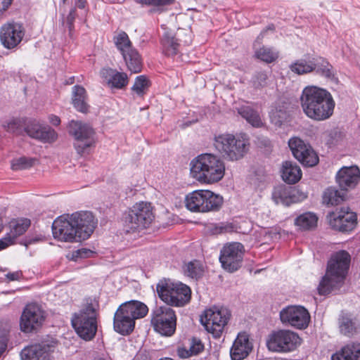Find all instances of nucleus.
<instances>
[{
  "instance_id": "obj_1",
  "label": "nucleus",
  "mask_w": 360,
  "mask_h": 360,
  "mask_svg": "<svg viewBox=\"0 0 360 360\" xmlns=\"http://www.w3.org/2000/svg\"><path fill=\"white\" fill-rule=\"evenodd\" d=\"M300 108L307 117L314 121H324L334 112L335 102L326 89L315 85L306 86L299 96Z\"/></svg>"
},
{
  "instance_id": "obj_2",
  "label": "nucleus",
  "mask_w": 360,
  "mask_h": 360,
  "mask_svg": "<svg viewBox=\"0 0 360 360\" xmlns=\"http://www.w3.org/2000/svg\"><path fill=\"white\" fill-rule=\"evenodd\" d=\"M191 176L200 184H214L220 181L226 172L224 161L214 153H202L190 162Z\"/></svg>"
},
{
  "instance_id": "obj_3",
  "label": "nucleus",
  "mask_w": 360,
  "mask_h": 360,
  "mask_svg": "<svg viewBox=\"0 0 360 360\" xmlns=\"http://www.w3.org/2000/svg\"><path fill=\"white\" fill-rule=\"evenodd\" d=\"M350 263V255L345 250H340L332 255L328 262L325 276L322 278L318 292L327 295L338 288L343 283Z\"/></svg>"
},
{
  "instance_id": "obj_4",
  "label": "nucleus",
  "mask_w": 360,
  "mask_h": 360,
  "mask_svg": "<svg viewBox=\"0 0 360 360\" xmlns=\"http://www.w3.org/2000/svg\"><path fill=\"white\" fill-rule=\"evenodd\" d=\"M148 307L137 300L125 302L120 305L113 317V328L122 335L130 334L134 329L135 321L145 317Z\"/></svg>"
},
{
  "instance_id": "obj_5",
  "label": "nucleus",
  "mask_w": 360,
  "mask_h": 360,
  "mask_svg": "<svg viewBox=\"0 0 360 360\" xmlns=\"http://www.w3.org/2000/svg\"><path fill=\"white\" fill-rule=\"evenodd\" d=\"M4 128L8 132L20 135L23 131L31 138L42 143H52L58 139L57 132L48 125H44L37 120H30L22 129V121L20 119H11L6 122Z\"/></svg>"
},
{
  "instance_id": "obj_6",
  "label": "nucleus",
  "mask_w": 360,
  "mask_h": 360,
  "mask_svg": "<svg viewBox=\"0 0 360 360\" xmlns=\"http://www.w3.org/2000/svg\"><path fill=\"white\" fill-rule=\"evenodd\" d=\"M214 146L225 160L234 162L247 153L249 141L243 136L225 133L214 137Z\"/></svg>"
},
{
  "instance_id": "obj_7",
  "label": "nucleus",
  "mask_w": 360,
  "mask_h": 360,
  "mask_svg": "<svg viewBox=\"0 0 360 360\" xmlns=\"http://www.w3.org/2000/svg\"><path fill=\"white\" fill-rule=\"evenodd\" d=\"M223 201L221 195L210 190H195L185 198L186 207L188 210L201 213L218 211Z\"/></svg>"
},
{
  "instance_id": "obj_8",
  "label": "nucleus",
  "mask_w": 360,
  "mask_h": 360,
  "mask_svg": "<svg viewBox=\"0 0 360 360\" xmlns=\"http://www.w3.org/2000/svg\"><path fill=\"white\" fill-rule=\"evenodd\" d=\"M155 218L150 203L139 202L134 204L124 218L127 232H139L150 226Z\"/></svg>"
},
{
  "instance_id": "obj_9",
  "label": "nucleus",
  "mask_w": 360,
  "mask_h": 360,
  "mask_svg": "<svg viewBox=\"0 0 360 360\" xmlns=\"http://www.w3.org/2000/svg\"><path fill=\"white\" fill-rule=\"evenodd\" d=\"M97 309L89 304L72 318V325L77 335L84 340H92L97 332Z\"/></svg>"
},
{
  "instance_id": "obj_10",
  "label": "nucleus",
  "mask_w": 360,
  "mask_h": 360,
  "mask_svg": "<svg viewBox=\"0 0 360 360\" xmlns=\"http://www.w3.org/2000/svg\"><path fill=\"white\" fill-rule=\"evenodd\" d=\"M157 292L164 302L175 307H181L187 304L191 295L188 285L170 281H160L157 285Z\"/></svg>"
},
{
  "instance_id": "obj_11",
  "label": "nucleus",
  "mask_w": 360,
  "mask_h": 360,
  "mask_svg": "<svg viewBox=\"0 0 360 360\" xmlns=\"http://www.w3.org/2000/svg\"><path fill=\"white\" fill-rule=\"evenodd\" d=\"M302 340L295 332L290 330H278L272 332L266 340V347L269 351L287 353L295 351Z\"/></svg>"
},
{
  "instance_id": "obj_12",
  "label": "nucleus",
  "mask_w": 360,
  "mask_h": 360,
  "mask_svg": "<svg viewBox=\"0 0 360 360\" xmlns=\"http://www.w3.org/2000/svg\"><path fill=\"white\" fill-rule=\"evenodd\" d=\"M69 133L74 137V147L80 155L95 143V131L87 123L72 120L69 123Z\"/></svg>"
},
{
  "instance_id": "obj_13",
  "label": "nucleus",
  "mask_w": 360,
  "mask_h": 360,
  "mask_svg": "<svg viewBox=\"0 0 360 360\" xmlns=\"http://www.w3.org/2000/svg\"><path fill=\"white\" fill-rule=\"evenodd\" d=\"M151 325L154 330L162 335H172L176 326L174 311L168 306L157 307L151 313Z\"/></svg>"
},
{
  "instance_id": "obj_14",
  "label": "nucleus",
  "mask_w": 360,
  "mask_h": 360,
  "mask_svg": "<svg viewBox=\"0 0 360 360\" xmlns=\"http://www.w3.org/2000/svg\"><path fill=\"white\" fill-rule=\"evenodd\" d=\"M230 317L229 310L224 307H212L205 310L200 321L208 333L219 337Z\"/></svg>"
},
{
  "instance_id": "obj_15",
  "label": "nucleus",
  "mask_w": 360,
  "mask_h": 360,
  "mask_svg": "<svg viewBox=\"0 0 360 360\" xmlns=\"http://www.w3.org/2000/svg\"><path fill=\"white\" fill-rule=\"evenodd\" d=\"M244 252V246L240 243L233 242L224 245L219 256L222 268L231 273L237 271L242 265Z\"/></svg>"
},
{
  "instance_id": "obj_16",
  "label": "nucleus",
  "mask_w": 360,
  "mask_h": 360,
  "mask_svg": "<svg viewBox=\"0 0 360 360\" xmlns=\"http://www.w3.org/2000/svg\"><path fill=\"white\" fill-rule=\"evenodd\" d=\"M46 314L37 303L27 304L20 316V328L24 333H32L39 329L45 321Z\"/></svg>"
},
{
  "instance_id": "obj_17",
  "label": "nucleus",
  "mask_w": 360,
  "mask_h": 360,
  "mask_svg": "<svg viewBox=\"0 0 360 360\" xmlns=\"http://www.w3.org/2000/svg\"><path fill=\"white\" fill-rule=\"evenodd\" d=\"M280 319L283 323L302 330L308 327L311 316L305 307L301 305H290L280 311Z\"/></svg>"
},
{
  "instance_id": "obj_18",
  "label": "nucleus",
  "mask_w": 360,
  "mask_h": 360,
  "mask_svg": "<svg viewBox=\"0 0 360 360\" xmlns=\"http://www.w3.org/2000/svg\"><path fill=\"white\" fill-rule=\"evenodd\" d=\"M73 222L72 214H63L58 217L52 224L54 238L69 243L80 241Z\"/></svg>"
},
{
  "instance_id": "obj_19",
  "label": "nucleus",
  "mask_w": 360,
  "mask_h": 360,
  "mask_svg": "<svg viewBox=\"0 0 360 360\" xmlns=\"http://www.w3.org/2000/svg\"><path fill=\"white\" fill-rule=\"evenodd\" d=\"M289 148L293 156L304 166L314 167L319 162V157L311 146L298 137L288 141Z\"/></svg>"
},
{
  "instance_id": "obj_20",
  "label": "nucleus",
  "mask_w": 360,
  "mask_h": 360,
  "mask_svg": "<svg viewBox=\"0 0 360 360\" xmlns=\"http://www.w3.org/2000/svg\"><path fill=\"white\" fill-rule=\"evenodd\" d=\"M330 226L335 230L347 232L353 230L357 223L355 212L349 207H341L339 210L332 212L327 216Z\"/></svg>"
},
{
  "instance_id": "obj_21",
  "label": "nucleus",
  "mask_w": 360,
  "mask_h": 360,
  "mask_svg": "<svg viewBox=\"0 0 360 360\" xmlns=\"http://www.w3.org/2000/svg\"><path fill=\"white\" fill-rule=\"evenodd\" d=\"M25 35L23 26L18 22H8L0 30V40L3 46L8 49L16 47Z\"/></svg>"
},
{
  "instance_id": "obj_22",
  "label": "nucleus",
  "mask_w": 360,
  "mask_h": 360,
  "mask_svg": "<svg viewBox=\"0 0 360 360\" xmlns=\"http://www.w3.org/2000/svg\"><path fill=\"white\" fill-rule=\"evenodd\" d=\"M73 224L77 232L79 240H84L93 233L96 221L90 212H76L72 214Z\"/></svg>"
},
{
  "instance_id": "obj_23",
  "label": "nucleus",
  "mask_w": 360,
  "mask_h": 360,
  "mask_svg": "<svg viewBox=\"0 0 360 360\" xmlns=\"http://www.w3.org/2000/svg\"><path fill=\"white\" fill-rule=\"evenodd\" d=\"M30 226V220L26 218L13 219L9 222V231L0 239V250L13 245L15 239L22 235Z\"/></svg>"
},
{
  "instance_id": "obj_24",
  "label": "nucleus",
  "mask_w": 360,
  "mask_h": 360,
  "mask_svg": "<svg viewBox=\"0 0 360 360\" xmlns=\"http://www.w3.org/2000/svg\"><path fill=\"white\" fill-rule=\"evenodd\" d=\"M360 179V170L356 166L343 167L336 174V182L342 190L354 188Z\"/></svg>"
},
{
  "instance_id": "obj_25",
  "label": "nucleus",
  "mask_w": 360,
  "mask_h": 360,
  "mask_svg": "<svg viewBox=\"0 0 360 360\" xmlns=\"http://www.w3.org/2000/svg\"><path fill=\"white\" fill-rule=\"evenodd\" d=\"M53 348V345L46 342L30 345L22 350V360H51Z\"/></svg>"
},
{
  "instance_id": "obj_26",
  "label": "nucleus",
  "mask_w": 360,
  "mask_h": 360,
  "mask_svg": "<svg viewBox=\"0 0 360 360\" xmlns=\"http://www.w3.org/2000/svg\"><path fill=\"white\" fill-rule=\"evenodd\" d=\"M252 349V345L250 342L249 335L245 332L240 333L231 348V357L233 360H243L248 356Z\"/></svg>"
},
{
  "instance_id": "obj_27",
  "label": "nucleus",
  "mask_w": 360,
  "mask_h": 360,
  "mask_svg": "<svg viewBox=\"0 0 360 360\" xmlns=\"http://www.w3.org/2000/svg\"><path fill=\"white\" fill-rule=\"evenodd\" d=\"M101 76L110 89H122L129 83L127 75L115 69L103 68L101 71Z\"/></svg>"
},
{
  "instance_id": "obj_28",
  "label": "nucleus",
  "mask_w": 360,
  "mask_h": 360,
  "mask_svg": "<svg viewBox=\"0 0 360 360\" xmlns=\"http://www.w3.org/2000/svg\"><path fill=\"white\" fill-rule=\"evenodd\" d=\"M181 39L176 37L172 31H166L161 39V47L164 54L168 56L176 55L180 46Z\"/></svg>"
},
{
  "instance_id": "obj_29",
  "label": "nucleus",
  "mask_w": 360,
  "mask_h": 360,
  "mask_svg": "<svg viewBox=\"0 0 360 360\" xmlns=\"http://www.w3.org/2000/svg\"><path fill=\"white\" fill-rule=\"evenodd\" d=\"M302 175V170L296 163L290 161L283 163L281 176L285 182L289 184H295L300 180Z\"/></svg>"
},
{
  "instance_id": "obj_30",
  "label": "nucleus",
  "mask_w": 360,
  "mask_h": 360,
  "mask_svg": "<svg viewBox=\"0 0 360 360\" xmlns=\"http://www.w3.org/2000/svg\"><path fill=\"white\" fill-rule=\"evenodd\" d=\"M86 98V90L83 86L79 85L73 86L72 96V104L77 110L83 113H86L89 110Z\"/></svg>"
},
{
  "instance_id": "obj_31",
  "label": "nucleus",
  "mask_w": 360,
  "mask_h": 360,
  "mask_svg": "<svg viewBox=\"0 0 360 360\" xmlns=\"http://www.w3.org/2000/svg\"><path fill=\"white\" fill-rule=\"evenodd\" d=\"M314 58L311 59H298L292 63L289 68L290 71L296 75H302L311 73L315 70Z\"/></svg>"
},
{
  "instance_id": "obj_32",
  "label": "nucleus",
  "mask_w": 360,
  "mask_h": 360,
  "mask_svg": "<svg viewBox=\"0 0 360 360\" xmlns=\"http://www.w3.org/2000/svg\"><path fill=\"white\" fill-rule=\"evenodd\" d=\"M128 69L133 73L139 72L142 68L141 58L138 51L133 49L122 54Z\"/></svg>"
},
{
  "instance_id": "obj_33",
  "label": "nucleus",
  "mask_w": 360,
  "mask_h": 360,
  "mask_svg": "<svg viewBox=\"0 0 360 360\" xmlns=\"http://www.w3.org/2000/svg\"><path fill=\"white\" fill-rule=\"evenodd\" d=\"M237 112L252 126L259 127L262 125V122L259 115L251 107L248 105H243L237 108Z\"/></svg>"
},
{
  "instance_id": "obj_34",
  "label": "nucleus",
  "mask_w": 360,
  "mask_h": 360,
  "mask_svg": "<svg viewBox=\"0 0 360 360\" xmlns=\"http://www.w3.org/2000/svg\"><path fill=\"white\" fill-rule=\"evenodd\" d=\"M345 195L335 188L330 187L323 193V202L327 205H337L345 200Z\"/></svg>"
},
{
  "instance_id": "obj_35",
  "label": "nucleus",
  "mask_w": 360,
  "mask_h": 360,
  "mask_svg": "<svg viewBox=\"0 0 360 360\" xmlns=\"http://www.w3.org/2000/svg\"><path fill=\"white\" fill-rule=\"evenodd\" d=\"M339 328L342 334L352 336L357 331L358 323L356 319L342 315L339 319Z\"/></svg>"
},
{
  "instance_id": "obj_36",
  "label": "nucleus",
  "mask_w": 360,
  "mask_h": 360,
  "mask_svg": "<svg viewBox=\"0 0 360 360\" xmlns=\"http://www.w3.org/2000/svg\"><path fill=\"white\" fill-rule=\"evenodd\" d=\"M318 221L317 217L311 212H306L298 216L295 221L296 226L301 229L309 230L316 226Z\"/></svg>"
},
{
  "instance_id": "obj_37",
  "label": "nucleus",
  "mask_w": 360,
  "mask_h": 360,
  "mask_svg": "<svg viewBox=\"0 0 360 360\" xmlns=\"http://www.w3.org/2000/svg\"><path fill=\"white\" fill-rule=\"evenodd\" d=\"M255 56L257 59L270 63L278 58L279 53L273 48L262 46L259 49L255 48Z\"/></svg>"
},
{
  "instance_id": "obj_38",
  "label": "nucleus",
  "mask_w": 360,
  "mask_h": 360,
  "mask_svg": "<svg viewBox=\"0 0 360 360\" xmlns=\"http://www.w3.org/2000/svg\"><path fill=\"white\" fill-rule=\"evenodd\" d=\"M183 271L186 276L197 279L202 276L204 267L199 261L193 260L186 263L183 266Z\"/></svg>"
},
{
  "instance_id": "obj_39",
  "label": "nucleus",
  "mask_w": 360,
  "mask_h": 360,
  "mask_svg": "<svg viewBox=\"0 0 360 360\" xmlns=\"http://www.w3.org/2000/svg\"><path fill=\"white\" fill-rule=\"evenodd\" d=\"M113 41L122 55L134 49L127 34L123 31L117 33L114 37Z\"/></svg>"
},
{
  "instance_id": "obj_40",
  "label": "nucleus",
  "mask_w": 360,
  "mask_h": 360,
  "mask_svg": "<svg viewBox=\"0 0 360 360\" xmlns=\"http://www.w3.org/2000/svg\"><path fill=\"white\" fill-rule=\"evenodd\" d=\"M314 64L316 66L314 71H316L319 75L327 78L333 77L332 66L325 59L322 58H314Z\"/></svg>"
},
{
  "instance_id": "obj_41",
  "label": "nucleus",
  "mask_w": 360,
  "mask_h": 360,
  "mask_svg": "<svg viewBox=\"0 0 360 360\" xmlns=\"http://www.w3.org/2000/svg\"><path fill=\"white\" fill-rule=\"evenodd\" d=\"M342 360H360V344H352L342 348L341 354Z\"/></svg>"
},
{
  "instance_id": "obj_42",
  "label": "nucleus",
  "mask_w": 360,
  "mask_h": 360,
  "mask_svg": "<svg viewBox=\"0 0 360 360\" xmlns=\"http://www.w3.org/2000/svg\"><path fill=\"white\" fill-rule=\"evenodd\" d=\"M150 86L149 80L143 75L138 76L131 87V91L139 96H143Z\"/></svg>"
},
{
  "instance_id": "obj_43",
  "label": "nucleus",
  "mask_w": 360,
  "mask_h": 360,
  "mask_svg": "<svg viewBox=\"0 0 360 360\" xmlns=\"http://www.w3.org/2000/svg\"><path fill=\"white\" fill-rule=\"evenodd\" d=\"M296 193H299V191L294 190L292 191V193L290 194V192L283 187H280L276 188L272 195V198L274 199V202L276 204H283L287 205L288 203V200L287 199V197L290 196H295Z\"/></svg>"
},
{
  "instance_id": "obj_44",
  "label": "nucleus",
  "mask_w": 360,
  "mask_h": 360,
  "mask_svg": "<svg viewBox=\"0 0 360 360\" xmlns=\"http://www.w3.org/2000/svg\"><path fill=\"white\" fill-rule=\"evenodd\" d=\"M175 0H136L141 6H153L155 11H162L165 6L172 5Z\"/></svg>"
},
{
  "instance_id": "obj_45",
  "label": "nucleus",
  "mask_w": 360,
  "mask_h": 360,
  "mask_svg": "<svg viewBox=\"0 0 360 360\" xmlns=\"http://www.w3.org/2000/svg\"><path fill=\"white\" fill-rule=\"evenodd\" d=\"M35 161V159L27 158L25 157L16 158L13 160L11 162V168L13 170L25 169L31 167L34 165Z\"/></svg>"
},
{
  "instance_id": "obj_46",
  "label": "nucleus",
  "mask_w": 360,
  "mask_h": 360,
  "mask_svg": "<svg viewBox=\"0 0 360 360\" xmlns=\"http://www.w3.org/2000/svg\"><path fill=\"white\" fill-rule=\"evenodd\" d=\"M268 75L264 72H258L253 79L255 87H264L267 85Z\"/></svg>"
},
{
  "instance_id": "obj_47",
  "label": "nucleus",
  "mask_w": 360,
  "mask_h": 360,
  "mask_svg": "<svg viewBox=\"0 0 360 360\" xmlns=\"http://www.w3.org/2000/svg\"><path fill=\"white\" fill-rule=\"evenodd\" d=\"M288 115L285 111L276 110L272 113V121L276 125H281L288 119Z\"/></svg>"
},
{
  "instance_id": "obj_48",
  "label": "nucleus",
  "mask_w": 360,
  "mask_h": 360,
  "mask_svg": "<svg viewBox=\"0 0 360 360\" xmlns=\"http://www.w3.org/2000/svg\"><path fill=\"white\" fill-rule=\"evenodd\" d=\"M204 346L200 340L193 338L190 343L189 352L191 355H195L202 351Z\"/></svg>"
},
{
  "instance_id": "obj_49",
  "label": "nucleus",
  "mask_w": 360,
  "mask_h": 360,
  "mask_svg": "<svg viewBox=\"0 0 360 360\" xmlns=\"http://www.w3.org/2000/svg\"><path fill=\"white\" fill-rule=\"evenodd\" d=\"M93 254V252L86 248H82L77 250L75 252H73V258L77 259L78 258H86L89 257Z\"/></svg>"
},
{
  "instance_id": "obj_50",
  "label": "nucleus",
  "mask_w": 360,
  "mask_h": 360,
  "mask_svg": "<svg viewBox=\"0 0 360 360\" xmlns=\"http://www.w3.org/2000/svg\"><path fill=\"white\" fill-rule=\"evenodd\" d=\"M8 337L5 333H0V356L7 347Z\"/></svg>"
},
{
  "instance_id": "obj_51",
  "label": "nucleus",
  "mask_w": 360,
  "mask_h": 360,
  "mask_svg": "<svg viewBox=\"0 0 360 360\" xmlns=\"http://www.w3.org/2000/svg\"><path fill=\"white\" fill-rule=\"evenodd\" d=\"M21 275L20 271H15L7 274L6 277L10 281H17L21 277Z\"/></svg>"
},
{
  "instance_id": "obj_52",
  "label": "nucleus",
  "mask_w": 360,
  "mask_h": 360,
  "mask_svg": "<svg viewBox=\"0 0 360 360\" xmlns=\"http://www.w3.org/2000/svg\"><path fill=\"white\" fill-rule=\"evenodd\" d=\"M49 122L54 126H58L60 124V117L55 115H49Z\"/></svg>"
},
{
  "instance_id": "obj_53",
  "label": "nucleus",
  "mask_w": 360,
  "mask_h": 360,
  "mask_svg": "<svg viewBox=\"0 0 360 360\" xmlns=\"http://www.w3.org/2000/svg\"><path fill=\"white\" fill-rule=\"evenodd\" d=\"M178 355L181 357V358H187L190 356H191L189 350H187L186 349H184V348H179L178 349Z\"/></svg>"
},
{
  "instance_id": "obj_54",
  "label": "nucleus",
  "mask_w": 360,
  "mask_h": 360,
  "mask_svg": "<svg viewBox=\"0 0 360 360\" xmlns=\"http://www.w3.org/2000/svg\"><path fill=\"white\" fill-rule=\"evenodd\" d=\"M75 6L79 9H84L86 8L87 1L86 0H75Z\"/></svg>"
},
{
  "instance_id": "obj_55",
  "label": "nucleus",
  "mask_w": 360,
  "mask_h": 360,
  "mask_svg": "<svg viewBox=\"0 0 360 360\" xmlns=\"http://www.w3.org/2000/svg\"><path fill=\"white\" fill-rule=\"evenodd\" d=\"M136 360H150L148 355L145 352H139L136 356Z\"/></svg>"
},
{
  "instance_id": "obj_56",
  "label": "nucleus",
  "mask_w": 360,
  "mask_h": 360,
  "mask_svg": "<svg viewBox=\"0 0 360 360\" xmlns=\"http://www.w3.org/2000/svg\"><path fill=\"white\" fill-rule=\"evenodd\" d=\"M12 0H0V2L2 5V10L5 11L9 5L11 4Z\"/></svg>"
},
{
  "instance_id": "obj_57",
  "label": "nucleus",
  "mask_w": 360,
  "mask_h": 360,
  "mask_svg": "<svg viewBox=\"0 0 360 360\" xmlns=\"http://www.w3.org/2000/svg\"><path fill=\"white\" fill-rule=\"evenodd\" d=\"M94 360H112L108 355H97L94 357Z\"/></svg>"
},
{
  "instance_id": "obj_58",
  "label": "nucleus",
  "mask_w": 360,
  "mask_h": 360,
  "mask_svg": "<svg viewBox=\"0 0 360 360\" xmlns=\"http://www.w3.org/2000/svg\"><path fill=\"white\" fill-rule=\"evenodd\" d=\"M41 238H42L41 236L32 238H30V239L27 240V243H30V244H32V243H37V242L41 240Z\"/></svg>"
},
{
  "instance_id": "obj_59",
  "label": "nucleus",
  "mask_w": 360,
  "mask_h": 360,
  "mask_svg": "<svg viewBox=\"0 0 360 360\" xmlns=\"http://www.w3.org/2000/svg\"><path fill=\"white\" fill-rule=\"evenodd\" d=\"M274 29V25H271V26H269V27H267V29H266V30H273ZM266 31H267V30H264L263 32H261V34H260V35L258 37V38H257V39H260V37H263V36H264V33H265Z\"/></svg>"
},
{
  "instance_id": "obj_60",
  "label": "nucleus",
  "mask_w": 360,
  "mask_h": 360,
  "mask_svg": "<svg viewBox=\"0 0 360 360\" xmlns=\"http://www.w3.org/2000/svg\"><path fill=\"white\" fill-rule=\"evenodd\" d=\"M223 230H224V228L220 226V227H216V231L215 233H222L223 232Z\"/></svg>"
},
{
  "instance_id": "obj_61",
  "label": "nucleus",
  "mask_w": 360,
  "mask_h": 360,
  "mask_svg": "<svg viewBox=\"0 0 360 360\" xmlns=\"http://www.w3.org/2000/svg\"><path fill=\"white\" fill-rule=\"evenodd\" d=\"M307 195L305 193L302 192L300 193L301 200L305 199V198H307Z\"/></svg>"
},
{
  "instance_id": "obj_62",
  "label": "nucleus",
  "mask_w": 360,
  "mask_h": 360,
  "mask_svg": "<svg viewBox=\"0 0 360 360\" xmlns=\"http://www.w3.org/2000/svg\"><path fill=\"white\" fill-rule=\"evenodd\" d=\"M3 224H4L3 219L1 218H0V232H1L3 230V228H4Z\"/></svg>"
},
{
  "instance_id": "obj_63",
  "label": "nucleus",
  "mask_w": 360,
  "mask_h": 360,
  "mask_svg": "<svg viewBox=\"0 0 360 360\" xmlns=\"http://www.w3.org/2000/svg\"><path fill=\"white\" fill-rule=\"evenodd\" d=\"M75 8H74V9H72V10H71V11H70V15H71L74 14V13H75Z\"/></svg>"
},
{
  "instance_id": "obj_64",
  "label": "nucleus",
  "mask_w": 360,
  "mask_h": 360,
  "mask_svg": "<svg viewBox=\"0 0 360 360\" xmlns=\"http://www.w3.org/2000/svg\"><path fill=\"white\" fill-rule=\"evenodd\" d=\"M190 41H191V40H190V39H188V40H187V39L184 40V42L185 44H189V43H190Z\"/></svg>"
}]
</instances>
